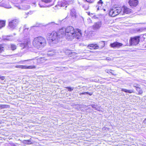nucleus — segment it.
I'll return each mask as SVG.
<instances>
[{
	"mask_svg": "<svg viewBox=\"0 0 146 146\" xmlns=\"http://www.w3.org/2000/svg\"><path fill=\"white\" fill-rule=\"evenodd\" d=\"M59 33H60L61 36H65L68 40H71L74 37L77 39L82 36L81 31L79 29L74 30L71 26L67 27L66 29L62 28L60 30Z\"/></svg>",
	"mask_w": 146,
	"mask_h": 146,
	"instance_id": "1",
	"label": "nucleus"
},
{
	"mask_svg": "<svg viewBox=\"0 0 146 146\" xmlns=\"http://www.w3.org/2000/svg\"><path fill=\"white\" fill-rule=\"evenodd\" d=\"M33 44L35 47L38 49H41L46 45V41L42 37H38L34 39Z\"/></svg>",
	"mask_w": 146,
	"mask_h": 146,
	"instance_id": "2",
	"label": "nucleus"
},
{
	"mask_svg": "<svg viewBox=\"0 0 146 146\" xmlns=\"http://www.w3.org/2000/svg\"><path fill=\"white\" fill-rule=\"evenodd\" d=\"M49 43L51 44H56L59 41L60 37H62L61 35H58L55 32H52L51 33H48L46 36Z\"/></svg>",
	"mask_w": 146,
	"mask_h": 146,
	"instance_id": "3",
	"label": "nucleus"
},
{
	"mask_svg": "<svg viewBox=\"0 0 146 146\" xmlns=\"http://www.w3.org/2000/svg\"><path fill=\"white\" fill-rule=\"evenodd\" d=\"M24 33L25 36L24 38L27 40L24 43H20V46L23 49L25 48L26 50H27L29 47V45L30 44V41L29 38L28 28H27L26 25H25L24 27Z\"/></svg>",
	"mask_w": 146,
	"mask_h": 146,
	"instance_id": "4",
	"label": "nucleus"
},
{
	"mask_svg": "<svg viewBox=\"0 0 146 146\" xmlns=\"http://www.w3.org/2000/svg\"><path fill=\"white\" fill-rule=\"evenodd\" d=\"M121 11V9L120 8L117 9L114 8L111 9L109 12V15L111 17H114L118 15Z\"/></svg>",
	"mask_w": 146,
	"mask_h": 146,
	"instance_id": "5",
	"label": "nucleus"
},
{
	"mask_svg": "<svg viewBox=\"0 0 146 146\" xmlns=\"http://www.w3.org/2000/svg\"><path fill=\"white\" fill-rule=\"evenodd\" d=\"M19 23L18 20L14 19L9 22V27L11 29H14L18 25Z\"/></svg>",
	"mask_w": 146,
	"mask_h": 146,
	"instance_id": "6",
	"label": "nucleus"
},
{
	"mask_svg": "<svg viewBox=\"0 0 146 146\" xmlns=\"http://www.w3.org/2000/svg\"><path fill=\"white\" fill-rule=\"evenodd\" d=\"M140 37L136 36L131 38L129 40L130 44L132 45H136L140 41Z\"/></svg>",
	"mask_w": 146,
	"mask_h": 146,
	"instance_id": "7",
	"label": "nucleus"
},
{
	"mask_svg": "<svg viewBox=\"0 0 146 146\" xmlns=\"http://www.w3.org/2000/svg\"><path fill=\"white\" fill-rule=\"evenodd\" d=\"M16 68H20L23 69H32L35 68V66H25V65H17L15 66Z\"/></svg>",
	"mask_w": 146,
	"mask_h": 146,
	"instance_id": "8",
	"label": "nucleus"
},
{
	"mask_svg": "<svg viewBox=\"0 0 146 146\" xmlns=\"http://www.w3.org/2000/svg\"><path fill=\"white\" fill-rule=\"evenodd\" d=\"M102 26L101 22L98 21L95 23L92 26V28L94 30H97L99 29Z\"/></svg>",
	"mask_w": 146,
	"mask_h": 146,
	"instance_id": "9",
	"label": "nucleus"
},
{
	"mask_svg": "<svg viewBox=\"0 0 146 146\" xmlns=\"http://www.w3.org/2000/svg\"><path fill=\"white\" fill-rule=\"evenodd\" d=\"M123 44L121 43H119L117 42H113L110 44L111 47L112 48L116 47L117 48H119Z\"/></svg>",
	"mask_w": 146,
	"mask_h": 146,
	"instance_id": "10",
	"label": "nucleus"
},
{
	"mask_svg": "<svg viewBox=\"0 0 146 146\" xmlns=\"http://www.w3.org/2000/svg\"><path fill=\"white\" fill-rule=\"evenodd\" d=\"M129 3L131 6L136 7L138 3V1L137 0H129Z\"/></svg>",
	"mask_w": 146,
	"mask_h": 146,
	"instance_id": "11",
	"label": "nucleus"
},
{
	"mask_svg": "<svg viewBox=\"0 0 146 146\" xmlns=\"http://www.w3.org/2000/svg\"><path fill=\"white\" fill-rule=\"evenodd\" d=\"M46 60H47V59L42 57H40L35 60V61L37 62L39 64L44 63Z\"/></svg>",
	"mask_w": 146,
	"mask_h": 146,
	"instance_id": "12",
	"label": "nucleus"
},
{
	"mask_svg": "<svg viewBox=\"0 0 146 146\" xmlns=\"http://www.w3.org/2000/svg\"><path fill=\"white\" fill-rule=\"evenodd\" d=\"M58 52L56 50H52L49 51L47 53V55L50 56H52L55 54H58Z\"/></svg>",
	"mask_w": 146,
	"mask_h": 146,
	"instance_id": "13",
	"label": "nucleus"
},
{
	"mask_svg": "<svg viewBox=\"0 0 146 146\" xmlns=\"http://www.w3.org/2000/svg\"><path fill=\"white\" fill-rule=\"evenodd\" d=\"M87 47L90 49H98L99 48V46L97 44H93L89 45Z\"/></svg>",
	"mask_w": 146,
	"mask_h": 146,
	"instance_id": "14",
	"label": "nucleus"
},
{
	"mask_svg": "<svg viewBox=\"0 0 146 146\" xmlns=\"http://www.w3.org/2000/svg\"><path fill=\"white\" fill-rule=\"evenodd\" d=\"M103 2L102 0H100L98 2V4L96 6V7L97 9V10H99L100 9L102 6Z\"/></svg>",
	"mask_w": 146,
	"mask_h": 146,
	"instance_id": "15",
	"label": "nucleus"
},
{
	"mask_svg": "<svg viewBox=\"0 0 146 146\" xmlns=\"http://www.w3.org/2000/svg\"><path fill=\"white\" fill-rule=\"evenodd\" d=\"M70 15L73 17L75 18L76 16V11L74 9H72L71 10Z\"/></svg>",
	"mask_w": 146,
	"mask_h": 146,
	"instance_id": "16",
	"label": "nucleus"
},
{
	"mask_svg": "<svg viewBox=\"0 0 146 146\" xmlns=\"http://www.w3.org/2000/svg\"><path fill=\"white\" fill-rule=\"evenodd\" d=\"M123 12L126 14H128L130 13L131 10L126 7H124L123 8Z\"/></svg>",
	"mask_w": 146,
	"mask_h": 146,
	"instance_id": "17",
	"label": "nucleus"
},
{
	"mask_svg": "<svg viewBox=\"0 0 146 146\" xmlns=\"http://www.w3.org/2000/svg\"><path fill=\"white\" fill-rule=\"evenodd\" d=\"M66 2L65 1H61L59 2L58 3V5H60L61 7H67L66 5Z\"/></svg>",
	"mask_w": 146,
	"mask_h": 146,
	"instance_id": "18",
	"label": "nucleus"
},
{
	"mask_svg": "<svg viewBox=\"0 0 146 146\" xmlns=\"http://www.w3.org/2000/svg\"><path fill=\"white\" fill-rule=\"evenodd\" d=\"M5 21H0V29L5 26Z\"/></svg>",
	"mask_w": 146,
	"mask_h": 146,
	"instance_id": "19",
	"label": "nucleus"
},
{
	"mask_svg": "<svg viewBox=\"0 0 146 146\" xmlns=\"http://www.w3.org/2000/svg\"><path fill=\"white\" fill-rule=\"evenodd\" d=\"M122 91L124 92H125L128 93H131L133 92V91L132 90H128L125 89H122L121 90Z\"/></svg>",
	"mask_w": 146,
	"mask_h": 146,
	"instance_id": "20",
	"label": "nucleus"
},
{
	"mask_svg": "<svg viewBox=\"0 0 146 146\" xmlns=\"http://www.w3.org/2000/svg\"><path fill=\"white\" fill-rule=\"evenodd\" d=\"M135 87H136V89L137 91L138 92L139 94H141L143 93V91L138 86H135Z\"/></svg>",
	"mask_w": 146,
	"mask_h": 146,
	"instance_id": "21",
	"label": "nucleus"
},
{
	"mask_svg": "<svg viewBox=\"0 0 146 146\" xmlns=\"http://www.w3.org/2000/svg\"><path fill=\"white\" fill-rule=\"evenodd\" d=\"M5 45L3 44L0 45V53L3 51L4 49Z\"/></svg>",
	"mask_w": 146,
	"mask_h": 146,
	"instance_id": "22",
	"label": "nucleus"
},
{
	"mask_svg": "<svg viewBox=\"0 0 146 146\" xmlns=\"http://www.w3.org/2000/svg\"><path fill=\"white\" fill-rule=\"evenodd\" d=\"M3 7L6 8H11V6L9 3L4 4Z\"/></svg>",
	"mask_w": 146,
	"mask_h": 146,
	"instance_id": "23",
	"label": "nucleus"
},
{
	"mask_svg": "<svg viewBox=\"0 0 146 146\" xmlns=\"http://www.w3.org/2000/svg\"><path fill=\"white\" fill-rule=\"evenodd\" d=\"M11 49L13 50H14L16 49V46L15 45L13 44H12L11 45Z\"/></svg>",
	"mask_w": 146,
	"mask_h": 146,
	"instance_id": "24",
	"label": "nucleus"
},
{
	"mask_svg": "<svg viewBox=\"0 0 146 146\" xmlns=\"http://www.w3.org/2000/svg\"><path fill=\"white\" fill-rule=\"evenodd\" d=\"M83 7H84L86 10L88 9L89 8V7L87 4H85L83 5Z\"/></svg>",
	"mask_w": 146,
	"mask_h": 146,
	"instance_id": "25",
	"label": "nucleus"
},
{
	"mask_svg": "<svg viewBox=\"0 0 146 146\" xmlns=\"http://www.w3.org/2000/svg\"><path fill=\"white\" fill-rule=\"evenodd\" d=\"M42 1L46 3H50L52 0H41Z\"/></svg>",
	"mask_w": 146,
	"mask_h": 146,
	"instance_id": "26",
	"label": "nucleus"
},
{
	"mask_svg": "<svg viewBox=\"0 0 146 146\" xmlns=\"http://www.w3.org/2000/svg\"><path fill=\"white\" fill-rule=\"evenodd\" d=\"M144 30V29L143 28H141L137 29L136 31L138 32H141L143 31Z\"/></svg>",
	"mask_w": 146,
	"mask_h": 146,
	"instance_id": "27",
	"label": "nucleus"
},
{
	"mask_svg": "<svg viewBox=\"0 0 146 146\" xmlns=\"http://www.w3.org/2000/svg\"><path fill=\"white\" fill-rule=\"evenodd\" d=\"M42 1L40 2L39 3V5L40 7H44V6L42 5Z\"/></svg>",
	"mask_w": 146,
	"mask_h": 146,
	"instance_id": "28",
	"label": "nucleus"
},
{
	"mask_svg": "<svg viewBox=\"0 0 146 146\" xmlns=\"http://www.w3.org/2000/svg\"><path fill=\"white\" fill-rule=\"evenodd\" d=\"M66 88H67L68 89V90L69 91H72L74 89V88L73 87H66Z\"/></svg>",
	"mask_w": 146,
	"mask_h": 146,
	"instance_id": "29",
	"label": "nucleus"
},
{
	"mask_svg": "<svg viewBox=\"0 0 146 146\" xmlns=\"http://www.w3.org/2000/svg\"><path fill=\"white\" fill-rule=\"evenodd\" d=\"M31 139H30L27 140V142L28 143V145H30L33 143L31 141Z\"/></svg>",
	"mask_w": 146,
	"mask_h": 146,
	"instance_id": "30",
	"label": "nucleus"
},
{
	"mask_svg": "<svg viewBox=\"0 0 146 146\" xmlns=\"http://www.w3.org/2000/svg\"><path fill=\"white\" fill-rule=\"evenodd\" d=\"M100 106L97 105V106L96 107V108L95 109V110H98V111H99L100 109Z\"/></svg>",
	"mask_w": 146,
	"mask_h": 146,
	"instance_id": "31",
	"label": "nucleus"
},
{
	"mask_svg": "<svg viewBox=\"0 0 146 146\" xmlns=\"http://www.w3.org/2000/svg\"><path fill=\"white\" fill-rule=\"evenodd\" d=\"M27 141V140H24L23 141V143L25 144L28 145V143Z\"/></svg>",
	"mask_w": 146,
	"mask_h": 146,
	"instance_id": "32",
	"label": "nucleus"
},
{
	"mask_svg": "<svg viewBox=\"0 0 146 146\" xmlns=\"http://www.w3.org/2000/svg\"><path fill=\"white\" fill-rule=\"evenodd\" d=\"M87 2L90 3H92L94 2V0H86Z\"/></svg>",
	"mask_w": 146,
	"mask_h": 146,
	"instance_id": "33",
	"label": "nucleus"
},
{
	"mask_svg": "<svg viewBox=\"0 0 146 146\" xmlns=\"http://www.w3.org/2000/svg\"><path fill=\"white\" fill-rule=\"evenodd\" d=\"M15 6L17 7L19 9H21V7L18 4H17L15 5Z\"/></svg>",
	"mask_w": 146,
	"mask_h": 146,
	"instance_id": "34",
	"label": "nucleus"
},
{
	"mask_svg": "<svg viewBox=\"0 0 146 146\" xmlns=\"http://www.w3.org/2000/svg\"><path fill=\"white\" fill-rule=\"evenodd\" d=\"M86 94H88L90 96H91L92 94V93H89L88 92H86Z\"/></svg>",
	"mask_w": 146,
	"mask_h": 146,
	"instance_id": "35",
	"label": "nucleus"
},
{
	"mask_svg": "<svg viewBox=\"0 0 146 146\" xmlns=\"http://www.w3.org/2000/svg\"><path fill=\"white\" fill-rule=\"evenodd\" d=\"M96 106H97L95 104H92V108H94L95 109Z\"/></svg>",
	"mask_w": 146,
	"mask_h": 146,
	"instance_id": "36",
	"label": "nucleus"
},
{
	"mask_svg": "<svg viewBox=\"0 0 146 146\" xmlns=\"http://www.w3.org/2000/svg\"><path fill=\"white\" fill-rule=\"evenodd\" d=\"M0 79L2 80H3L5 79V78L4 77H0Z\"/></svg>",
	"mask_w": 146,
	"mask_h": 146,
	"instance_id": "37",
	"label": "nucleus"
},
{
	"mask_svg": "<svg viewBox=\"0 0 146 146\" xmlns=\"http://www.w3.org/2000/svg\"><path fill=\"white\" fill-rule=\"evenodd\" d=\"M80 94H84V95H86V92H83V93H80Z\"/></svg>",
	"mask_w": 146,
	"mask_h": 146,
	"instance_id": "38",
	"label": "nucleus"
},
{
	"mask_svg": "<svg viewBox=\"0 0 146 146\" xmlns=\"http://www.w3.org/2000/svg\"><path fill=\"white\" fill-rule=\"evenodd\" d=\"M143 122L145 123L146 124V118L143 121Z\"/></svg>",
	"mask_w": 146,
	"mask_h": 146,
	"instance_id": "39",
	"label": "nucleus"
},
{
	"mask_svg": "<svg viewBox=\"0 0 146 146\" xmlns=\"http://www.w3.org/2000/svg\"><path fill=\"white\" fill-rule=\"evenodd\" d=\"M33 60H34V59H30V60H27L31 61H32Z\"/></svg>",
	"mask_w": 146,
	"mask_h": 146,
	"instance_id": "40",
	"label": "nucleus"
},
{
	"mask_svg": "<svg viewBox=\"0 0 146 146\" xmlns=\"http://www.w3.org/2000/svg\"><path fill=\"white\" fill-rule=\"evenodd\" d=\"M106 59L107 60H111V59L110 58H109L108 59V58H106Z\"/></svg>",
	"mask_w": 146,
	"mask_h": 146,
	"instance_id": "41",
	"label": "nucleus"
},
{
	"mask_svg": "<svg viewBox=\"0 0 146 146\" xmlns=\"http://www.w3.org/2000/svg\"><path fill=\"white\" fill-rule=\"evenodd\" d=\"M70 51L69 50H67V52H66L67 53H68V52H70Z\"/></svg>",
	"mask_w": 146,
	"mask_h": 146,
	"instance_id": "42",
	"label": "nucleus"
},
{
	"mask_svg": "<svg viewBox=\"0 0 146 146\" xmlns=\"http://www.w3.org/2000/svg\"><path fill=\"white\" fill-rule=\"evenodd\" d=\"M27 16H25V17H24L25 18H27Z\"/></svg>",
	"mask_w": 146,
	"mask_h": 146,
	"instance_id": "43",
	"label": "nucleus"
},
{
	"mask_svg": "<svg viewBox=\"0 0 146 146\" xmlns=\"http://www.w3.org/2000/svg\"><path fill=\"white\" fill-rule=\"evenodd\" d=\"M27 15V13H25V15Z\"/></svg>",
	"mask_w": 146,
	"mask_h": 146,
	"instance_id": "44",
	"label": "nucleus"
},
{
	"mask_svg": "<svg viewBox=\"0 0 146 146\" xmlns=\"http://www.w3.org/2000/svg\"><path fill=\"white\" fill-rule=\"evenodd\" d=\"M104 11H105V9H104Z\"/></svg>",
	"mask_w": 146,
	"mask_h": 146,
	"instance_id": "45",
	"label": "nucleus"
}]
</instances>
